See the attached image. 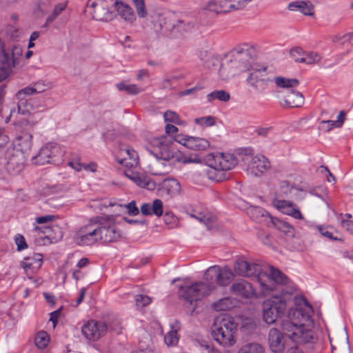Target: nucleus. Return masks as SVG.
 <instances>
[{"mask_svg":"<svg viewBox=\"0 0 353 353\" xmlns=\"http://www.w3.org/2000/svg\"><path fill=\"white\" fill-rule=\"evenodd\" d=\"M270 350L275 353H281L284 349V341L282 333L276 328L270 329L268 334Z\"/></svg>","mask_w":353,"mask_h":353,"instance_id":"nucleus-24","label":"nucleus"},{"mask_svg":"<svg viewBox=\"0 0 353 353\" xmlns=\"http://www.w3.org/2000/svg\"><path fill=\"white\" fill-rule=\"evenodd\" d=\"M315 228L321 233L323 236H325L332 241H343V236L337 232L334 231L331 226L316 225Z\"/></svg>","mask_w":353,"mask_h":353,"instance_id":"nucleus-33","label":"nucleus"},{"mask_svg":"<svg viewBox=\"0 0 353 353\" xmlns=\"http://www.w3.org/2000/svg\"><path fill=\"white\" fill-rule=\"evenodd\" d=\"M351 34H336L330 37L332 41L339 46H344L346 43H349L351 40Z\"/></svg>","mask_w":353,"mask_h":353,"instance_id":"nucleus-54","label":"nucleus"},{"mask_svg":"<svg viewBox=\"0 0 353 353\" xmlns=\"http://www.w3.org/2000/svg\"><path fill=\"white\" fill-rule=\"evenodd\" d=\"M236 330V325L232 317L223 315L216 317L214 319L213 326L212 327V333H217V332L228 334L227 336L230 334L234 335Z\"/></svg>","mask_w":353,"mask_h":353,"instance_id":"nucleus-19","label":"nucleus"},{"mask_svg":"<svg viewBox=\"0 0 353 353\" xmlns=\"http://www.w3.org/2000/svg\"><path fill=\"white\" fill-rule=\"evenodd\" d=\"M175 160L183 163H201V159L197 156H181L176 155Z\"/></svg>","mask_w":353,"mask_h":353,"instance_id":"nucleus-58","label":"nucleus"},{"mask_svg":"<svg viewBox=\"0 0 353 353\" xmlns=\"http://www.w3.org/2000/svg\"><path fill=\"white\" fill-rule=\"evenodd\" d=\"M114 6L117 11L119 15L127 23H133L136 20V15L132 8L123 2L115 0Z\"/></svg>","mask_w":353,"mask_h":353,"instance_id":"nucleus-25","label":"nucleus"},{"mask_svg":"<svg viewBox=\"0 0 353 353\" xmlns=\"http://www.w3.org/2000/svg\"><path fill=\"white\" fill-rule=\"evenodd\" d=\"M272 223L278 230H281V232L285 234L290 233L292 230V228L285 221L279 219H275L272 220Z\"/></svg>","mask_w":353,"mask_h":353,"instance_id":"nucleus-56","label":"nucleus"},{"mask_svg":"<svg viewBox=\"0 0 353 353\" xmlns=\"http://www.w3.org/2000/svg\"><path fill=\"white\" fill-rule=\"evenodd\" d=\"M172 23L170 20L167 17L159 15L157 19L154 21V29L157 33H162L163 34H168V33L173 32V30H167L165 27H171Z\"/></svg>","mask_w":353,"mask_h":353,"instance_id":"nucleus-34","label":"nucleus"},{"mask_svg":"<svg viewBox=\"0 0 353 353\" xmlns=\"http://www.w3.org/2000/svg\"><path fill=\"white\" fill-rule=\"evenodd\" d=\"M276 88H282L287 92L298 87L299 81L296 79H290L283 77H276L274 79Z\"/></svg>","mask_w":353,"mask_h":353,"instance_id":"nucleus-31","label":"nucleus"},{"mask_svg":"<svg viewBox=\"0 0 353 353\" xmlns=\"http://www.w3.org/2000/svg\"><path fill=\"white\" fill-rule=\"evenodd\" d=\"M194 22L187 20H178L172 23L171 27H165L168 30H173V32H188L194 28Z\"/></svg>","mask_w":353,"mask_h":353,"instance_id":"nucleus-36","label":"nucleus"},{"mask_svg":"<svg viewBox=\"0 0 353 353\" xmlns=\"http://www.w3.org/2000/svg\"><path fill=\"white\" fill-rule=\"evenodd\" d=\"M67 3V1L57 3L54 6L52 13L47 17L46 23L49 24L54 21V19L65 9Z\"/></svg>","mask_w":353,"mask_h":353,"instance_id":"nucleus-44","label":"nucleus"},{"mask_svg":"<svg viewBox=\"0 0 353 353\" xmlns=\"http://www.w3.org/2000/svg\"><path fill=\"white\" fill-rule=\"evenodd\" d=\"M64 150L57 143H50L42 147L38 154L32 158V161L36 165H45L55 162L57 159L63 157Z\"/></svg>","mask_w":353,"mask_h":353,"instance_id":"nucleus-14","label":"nucleus"},{"mask_svg":"<svg viewBox=\"0 0 353 353\" xmlns=\"http://www.w3.org/2000/svg\"><path fill=\"white\" fill-rule=\"evenodd\" d=\"M120 332V322L115 320L113 325H107L103 321H97L95 320L88 321L81 327V332L83 336L90 341H97L103 336L107 332L108 329Z\"/></svg>","mask_w":353,"mask_h":353,"instance_id":"nucleus-9","label":"nucleus"},{"mask_svg":"<svg viewBox=\"0 0 353 353\" xmlns=\"http://www.w3.org/2000/svg\"><path fill=\"white\" fill-rule=\"evenodd\" d=\"M251 0H210L205 9L216 13H227L243 9Z\"/></svg>","mask_w":353,"mask_h":353,"instance_id":"nucleus-15","label":"nucleus"},{"mask_svg":"<svg viewBox=\"0 0 353 353\" xmlns=\"http://www.w3.org/2000/svg\"><path fill=\"white\" fill-rule=\"evenodd\" d=\"M34 90H35V94H39L44 92L48 85L45 84L43 81H38L32 85Z\"/></svg>","mask_w":353,"mask_h":353,"instance_id":"nucleus-62","label":"nucleus"},{"mask_svg":"<svg viewBox=\"0 0 353 353\" xmlns=\"http://www.w3.org/2000/svg\"><path fill=\"white\" fill-rule=\"evenodd\" d=\"M247 214L254 221L263 222L268 219H271L268 213L263 208L257 206H252L247 210Z\"/></svg>","mask_w":353,"mask_h":353,"instance_id":"nucleus-32","label":"nucleus"},{"mask_svg":"<svg viewBox=\"0 0 353 353\" xmlns=\"http://www.w3.org/2000/svg\"><path fill=\"white\" fill-rule=\"evenodd\" d=\"M288 8L292 11H298L308 16H312L314 13V6L309 1L291 2L288 5Z\"/></svg>","mask_w":353,"mask_h":353,"instance_id":"nucleus-30","label":"nucleus"},{"mask_svg":"<svg viewBox=\"0 0 353 353\" xmlns=\"http://www.w3.org/2000/svg\"><path fill=\"white\" fill-rule=\"evenodd\" d=\"M177 329L176 326L172 325L171 330L165 336L164 341L168 345H175L177 344L179 341Z\"/></svg>","mask_w":353,"mask_h":353,"instance_id":"nucleus-45","label":"nucleus"},{"mask_svg":"<svg viewBox=\"0 0 353 353\" xmlns=\"http://www.w3.org/2000/svg\"><path fill=\"white\" fill-rule=\"evenodd\" d=\"M238 353H264V349L257 343H251L243 345Z\"/></svg>","mask_w":353,"mask_h":353,"instance_id":"nucleus-43","label":"nucleus"},{"mask_svg":"<svg viewBox=\"0 0 353 353\" xmlns=\"http://www.w3.org/2000/svg\"><path fill=\"white\" fill-rule=\"evenodd\" d=\"M133 3L139 17H145L148 14V12L145 8L144 0H133Z\"/></svg>","mask_w":353,"mask_h":353,"instance_id":"nucleus-53","label":"nucleus"},{"mask_svg":"<svg viewBox=\"0 0 353 353\" xmlns=\"http://www.w3.org/2000/svg\"><path fill=\"white\" fill-rule=\"evenodd\" d=\"M124 154L128 156V159L126 157L119 158L118 157L116 158L117 161L119 164L130 168L136 167L138 165V155L135 150L130 148L121 149L120 155Z\"/></svg>","mask_w":353,"mask_h":353,"instance_id":"nucleus-29","label":"nucleus"},{"mask_svg":"<svg viewBox=\"0 0 353 353\" xmlns=\"http://www.w3.org/2000/svg\"><path fill=\"white\" fill-rule=\"evenodd\" d=\"M205 161L208 165L205 174L209 179L214 181L225 179L226 172L233 169L238 163L236 157L230 153L208 154Z\"/></svg>","mask_w":353,"mask_h":353,"instance_id":"nucleus-4","label":"nucleus"},{"mask_svg":"<svg viewBox=\"0 0 353 353\" xmlns=\"http://www.w3.org/2000/svg\"><path fill=\"white\" fill-rule=\"evenodd\" d=\"M321 59V57L317 52H305L302 63L311 65L319 63Z\"/></svg>","mask_w":353,"mask_h":353,"instance_id":"nucleus-48","label":"nucleus"},{"mask_svg":"<svg viewBox=\"0 0 353 353\" xmlns=\"http://www.w3.org/2000/svg\"><path fill=\"white\" fill-rule=\"evenodd\" d=\"M116 86L119 91H125L129 94H137L142 92V89L137 87L135 84H127L124 82H121L117 83Z\"/></svg>","mask_w":353,"mask_h":353,"instance_id":"nucleus-41","label":"nucleus"},{"mask_svg":"<svg viewBox=\"0 0 353 353\" xmlns=\"http://www.w3.org/2000/svg\"><path fill=\"white\" fill-rule=\"evenodd\" d=\"M320 128L321 129L325 130L327 132H329L334 128H337L336 124H335V121L328 120V121H322L320 123Z\"/></svg>","mask_w":353,"mask_h":353,"instance_id":"nucleus-60","label":"nucleus"},{"mask_svg":"<svg viewBox=\"0 0 353 353\" xmlns=\"http://www.w3.org/2000/svg\"><path fill=\"white\" fill-rule=\"evenodd\" d=\"M246 268H248V261L242 259H237L234 265V272L242 276H244L246 273L245 272Z\"/></svg>","mask_w":353,"mask_h":353,"instance_id":"nucleus-52","label":"nucleus"},{"mask_svg":"<svg viewBox=\"0 0 353 353\" xmlns=\"http://www.w3.org/2000/svg\"><path fill=\"white\" fill-rule=\"evenodd\" d=\"M190 216L199 222L203 223L208 230L214 228L216 223V217L212 213L208 211L193 210Z\"/></svg>","mask_w":353,"mask_h":353,"instance_id":"nucleus-27","label":"nucleus"},{"mask_svg":"<svg viewBox=\"0 0 353 353\" xmlns=\"http://www.w3.org/2000/svg\"><path fill=\"white\" fill-rule=\"evenodd\" d=\"M280 294H273L263 303V317L268 324L274 323L278 318L281 317L288 307L293 303L291 292L280 290Z\"/></svg>","mask_w":353,"mask_h":353,"instance_id":"nucleus-5","label":"nucleus"},{"mask_svg":"<svg viewBox=\"0 0 353 353\" xmlns=\"http://www.w3.org/2000/svg\"><path fill=\"white\" fill-rule=\"evenodd\" d=\"M230 292L242 298H251L255 295V290L252 285L245 280L234 282L230 287Z\"/></svg>","mask_w":353,"mask_h":353,"instance_id":"nucleus-21","label":"nucleus"},{"mask_svg":"<svg viewBox=\"0 0 353 353\" xmlns=\"http://www.w3.org/2000/svg\"><path fill=\"white\" fill-rule=\"evenodd\" d=\"M230 94L225 90H214L207 95L208 102H212L215 99L220 101L226 102L230 100Z\"/></svg>","mask_w":353,"mask_h":353,"instance_id":"nucleus-40","label":"nucleus"},{"mask_svg":"<svg viewBox=\"0 0 353 353\" xmlns=\"http://www.w3.org/2000/svg\"><path fill=\"white\" fill-rule=\"evenodd\" d=\"M22 139H19L18 146L15 145L14 148H9L7 151L6 169L11 174H17L21 172L24 167V155L23 148H21ZM26 148L28 150L30 148V141L27 140L25 141Z\"/></svg>","mask_w":353,"mask_h":353,"instance_id":"nucleus-11","label":"nucleus"},{"mask_svg":"<svg viewBox=\"0 0 353 353\" xmlns=\"http://www.w3.org/2000/svg\"><path fill=\"white\" fill-rule=\"evenodd\" d=\"M15 243L17 245V250L19 251L25 249L28 246L24 237L20 234H18L17 236H16Z\"/></svg>","mask_w":353,"mask_h":353,"instance_id":"nucleus-61","label":"nucleus"},{"mask_svg":"<svg viewBox=\"0 0 353 353\" xmlns=\"http://www.w3.org/2000/svg\"><path fill=\"white\" fill-rule=\"evenodd\" d=\"M312 312V307L307 304L291 308L288 319L283 321L281 324L286 336L297 345L303 347L307 352L315 349L319 339L313 330Z\"/></svg>","mask_w":353,"mask_h":353,"instance_id":"nucleus-1","label":"nucleus"},{"mask_svg":"<svg viewBox=\"0 0 353 353\" xmlns=\"http://www.w3.org/2000/svg\"><path fill=\"white\" fill-rule=\"evenodd\" d=\"M125 175L129 179L132 181L135 184H137L139 178L141 177V174L135 172H132L130 170H125Z\"/></svg>","mask_w":353,"mask_h":353,"instance_id":"nucleus-63","label":"nucleus"},{"mask_svg":"<svg viewBox=\"0 0 353 353\" xmlns=\"http://www.w3.org/2000/svg\"><path fill=\"white\" fill-rule=\"evenodd\" d=\"M252 49L247 46L234 48L229 54V59L219 69V76L225 80L250 69L254 63L252 57Z\"/></svg>","mask_w":353,"mask_h":353,"instance_id":"nucleus-3","label":"nucleus"},{"mask_svg":"<svg viewBox=\"0 0 353 353\" xmlns=\"http://www.w3.org/2000/svg\"><path fill=\"white\" fill-rule=\"evenodd\" d=\"M280 103L283 107L299 108L303 105L304 97L301 92L295 91L294 89H293L292 90L286 92Z\"/></svg>","mask_w":353,"mask_h":353,"instance_id":"nucleus-23","label":"nucleus"},{"mask_svg":"<svg viewBox=\"0 0 353 353\" xmlns=\"http://www.w3.org/2000/svg\"><path fill=\"white\" fill-rule=\"evenodd\" d=\"M214 289L213 283L196 282L190 285H181L179 288V295L187 302L192 304L209 295Z\"/></svg>","mask_w":353,"mask_h":353,"instance_id":"nucleus-8","label":"nucleus"},{"mask_svg":"<svg viewBox=\"0 0 353 353\" xmlns=\"http://www.w3.org/2000/svg\"><path fill=\"white\" fill-rule=\"evenodd\" d=\"M304 53L305 51L299 47L294 48L290 52L291 58L297 63L303 62Z\"/></svg>","mask_w":353,"mask_h":353,"instance_id":"nucleus-55","label":"nucleus"},{"mask_svg":"<svg viewBox=\"0 0 353 353\" xmlns=\"http://www.w3.org/2000/svg\"><path fill=\"white\" fill-rule=\"evenodd\" d=\"M280 189L281 192L285 195L291 194L294 190H297L298 188L290 184L287 181H283L280 183Z\"/></svg>","mask_w":353,"mask_h":353,"instance_id":"nucleus-59","label":"nucleus"},{"mask_svg":"<svg viewBox=\"0 0 353 353\" xmlns=\"http://www.w3.org/2000/svg\"><path fill=\"white\" fill-rule=\"evenodd\" d=\"M23 50L20 46H13L10 48H5L3 43L0 40V82L5 80L10 74L12 68H14L22 56Z\"/></svg>","mask_w":353,"mask_h":353,"instance_id":"nucleus-7","label":"nucleus"},{"mask_svg":"<svg viewBox=\"0 0 353 353\" xmlns=\"http://www.w3.org/2000/svg\"><path fill=\"white\" fill-rule=\"evenodd\" d=\"M136 185L141 188H146L149 190H152L156 188L154 181L148 176L142 174Z\"/></svg>","mask_w":353,"mask_h":353,"instance_id":"nucleus-47","label":"nucleus"},{"mask_svg":"<svg viewBox=\"0 0 353 353\" xmlns=\"http://www.w3.org/2000/svg\"><path fill=\"white\" fill-rule=\"evenodd\" d=\"M250 73L246 79L248 84L257 91L264 90L272 80L267 77V66L254 62L252 64Z\"/></svg>","mask_w":353,"mask_h":353,"instance_id":"nucleus-12","label":"nucleus"},{"mask_svg":"<svg viewBox=\"0 0 353 353\" xmlns=\"http://www.w3.org/2000/svg\"><path fill=\"white\" fill-rule=\"evenodd\" d=\"M148 172L155 176H163L169 172L170 166L157 157L151 159L147 166Z\"/></svg>","mask_w":353,"mask_h":353,"instance_id":"nucleus-28","label":"nucleus"},{"mask_svg":"<svg viewBox=\"0 0 353 353\" xmlns=\"http://www.w3.org/2000/svg\"><path fill=\"white\" fill-rule=\"evenodd\" d=\"M126 208L128 210V213L131 215H137L139 212V209L137 208L134 201L130 202L126 205Z\"/></svg>","mask_w":353,"mask_h":353,"instance_id":"nucleus-64","label":"nucleus"},{"mask_svg":"<svg viewBox=\"0 0 353 353\" xmlns=\"http://www.w3.org/2000/svg\"><path fill=\"white\" fill-rule=\"evenodd\" d=\"M154 147L156 149V157L163 160L169 161L175 159L172 148V141L168 137H162L154 141Z\"/></svg>","mask_w":353,"mask_h":353,"instance_id":"nucleus-18","label":"nucleus"},{"mask_svg":"<svg viewBox=\"0 0 353 353\" xmlns=\"http://www.w3.org/2000/svg\"><path fill=\"white\" fill-rule=\"evenodd\" d=\"M188 148L194 150H205L210 147L209 141L203 138L185 136L178 141Z\"/></svg>","mask_w":353,"mask_h":353,"instance_id":"nucleus-22","label":"nucleus"},{"mask_svg":"<svg viewBox=\"0 0 353 353\" xmlns=\"http://www.w3.org/2000/svg\"><path fill=\"white\" fill-rule=\"evenodd\" d=\"M199 58L203 62V64L207 68H211V64L210 63V60L214 61V62H218L219 61V55L214 54L211 52L207 50H201L199 52Z\"/></svg>","mask_w":353,"mask_h":353,"instance_id":"nucleus-42","label":"nucleus"},{"mask_svg":"<svg viewBox=\"0 0 353 353\" xmlns=\"http://www.w3.org/2000/svg\"><path fill=\"white\" fill-rule=\"evenodd\" d=\"M214 339L223 347H230L235 343L234 335L230 334V336H227L228 334L217 332V333H212Z\"/></svg>","mask_w":353,"mask_h":353,"instance_id":"nucleus-39","label":"nucleus"},{"mask_svg":"<svg viewBox=\"0 0 353 353\" xmlns=\"http://www.w3.org/2000/svg\"><path fill=\"white\" fill-rule=\"evenodd\" d=\"M283 213L292 216V217L298 219H303V215L298 208L291 202L282 212Z\"/></svg>","mask_w":353,"mask_h":353,"instance_id":"nucleus-49","label":"nucleus"},{"mask_svg":"<svg viewBox=\"0 0 353 353\" xmlns=\"http://www.w3.org/2000/svg\"><path fill=\"white\" fill-rule=\"evenodd\" d=\"M164 120L165 122L173 123L176 125H181L183 121L179 118V115L173 111H166L163 114Z\"/></svg>","mask_w":353,"mask_h":353,"instance_id":"nucleus-51","label":"nucleus"},{"mask_svg":"<svg viewBox=\"0 0 353 353\" xmlns=\"http://www.w3.org/2000/svg\"><path fill=\"white\" fill-rule=\"evenodd\" d=\"M49 341V336L44 331L38 332L34 339L35 345L40 349L45 348L48 345Z\"/></svg>","mask_w":353,"mask_h":353,"instance_id":"nucleus-46","label":"nucleus"},{"mask_svg":"<svg viewBox=\"0 0 353 353\" xmlns=\"http://www.w3.org/2000/svg\"><path fill=\"white\" fill-rule=\"evenodd\" d=\"M194 121L201 127H210L214 125L216 123L215 118L212 116L196 118Z\"/></svg>","mask_w":353,"mask_h":353,"instance_id":"nucleus-50","label":"nucleus"},{"mask_svg":"<svg viewBox=\"0 0 353 353\" xmlns=\"http://www.w3.org/2000/svg\"><path fill=\"white\" fill-rule=\"evenodd\" d=\"M244 276L254 277L259 282L261 293L263 296H268L271 292L277 289V285H288L289 279L280 270L273 267L263 269L259 263L248 261V268Z\"/></svg>","mask_w":353,"mask_h":353,"instance_id":"nucleus-2","label":"nucleus"},{"mask_svg":"<svg viewBox=\"0 0 353 353\" xmlns=\"http://www.w3.org/2000/svg\"><path fill=\"white\" fill-rule=\"evenodd\" d=\"M34 94H35V90H34L32 85L30 86H27L17 92L16 96L17 99L20 101V103L18 105V108L19 111L21 112L22 114H25L26 112H30L32 110V107H30V108H26V110H21V106L24 104V102L23 101V97Z\"/></svg>","mask_w":353,"mask_h":353,"instance_id":"nucleus-38","label":"nucleus"},{"mask_svg":"<svg viewBox=\"0 0 353 353\" xmlns=\"http://www.w3.org/2000/svg\"><path fill=\"white\" fill-rule=\"evenodd\" d=\"M236 302V300L231 297H225L221 299L212 304V307L217 311H226L233 308Z\"/></svg>","mask_w":353,"mask_h":353,"instance_id":"nucleus-35","label":"nucleus"},{"mask_svg":"<svg viewBox=\"0 0 353 353\" xmlns=\"http://www.w3.org/2000/svg\"><path fill=\"white\" fill-rule=\"evenodd\" d=\"M162 189L171 196L176 195L179 193L181 185L179 182L174 179H168L163 181Z\"/></svg>","mask_w":353,"mask_h":353,"instance_id":"nucleus-37","label":"nucleus"},{"mask_svg":"<svg viewBox=\"0 0 353 353\" xmlns=\"http://www.w3.org/2000/svg\"><path fill=\"white\" fill-rule=\"evenodd\" d=\"M43 263V256L39 253H34L24 258L21 262V266L24 270L27 275L33 274L37 271Z\"/></svg>","mask_w":353,"mask_h":353,"instance_id":"nucleus-20","label":"nucleus"},{"mask_svg":"<svg viewBox=\"0 0 353 353\" xmlns=\"http://www.w3.org/2000/svg\"><path fill=\"white\" fill-rule=\"evenodd\" d=\"M141 212L145 216L155 215L158 217L163 214V202L161 199H156L152 203H143L140 208Z\"/></svg>","mask_w":353,"mask_h":353,"instance_id":"nucleus-26","label":"nucleus"},{"mask_svg":"<svg viewBox=\"0 0 353 353\" xmlns=\"http://www.w3.org/2000/svg\"><path fill=\"white\" fill-rule=\"evenodd\" d=\"M98 223L90 222L75 234L74 241L79 245H91L99 241Z\"/></svg>","mask_w":353,"mask_h":353,"instance_id":"nucleus-16","label":"nucleus"},{"mask_svg":"<svg viewBox=\"0 0 353 353\" xmlns=\"http://www.w3.org/2000/svg\"><path fill=\"white\" fill-rule=\"evenodd\" d=\"M99 241L104 243L117 241L120 237V232L115 225L113 215L100 217L98 219Z\"/></svg>","mask_w":353,"mask_h":353,"instance_id":"nucleus-13","label":"nucleus"},{"mask_svg":"<svg viewBox=\"0 0 353 353\" xmlns=\"http://www.w3.org/2000/svg\"><path fill=\"white\" fill-rule=\"evenodd\" d=\"M114 0H88L86 6V12L92 16L93 19L101 21H110L113 20L115 14L110 10L114 6Z\"/></svg>","mask_w":353,"mask_h":353,"instance_id":"nucleus-10","label":"nucleus"},{"mask_svg":"<svg viewBox=\"0 0 353 353\" xmlns=\"http://www.w3.org/2000/svg\"><path fill=\"white\" fill-rule=\"evenodd\" d=\"M238 156L248 175L260 176L270 168L268 159L261 154H254L252 148H247L239 150Z\"/></svg>","mask_w":353,"mask_h":353,"instance_id":"nucleus-6","label":"nucleus"},{"mask_svg":"<svg viewBox=\"0 0 353 353\" xmlns=\"http://www.w3.org/2000/svg\"><path fill=\"white\" fill-rule=\"evenodd\" d=\"M151 301V298L147 295L139 294L135 297L136 305L139 308L148 305Z\"/></svg>","mask_w":353,"mask_h":353,"instance_id":"nucleus-57","label":"nucleus"},{"mask_svg":"<svg viewBox=\"0 0 353 353\" xmlns=\"http://www.w3.org/2000/svg\"><path fill=\"white\" fill-rule=\"evenodd\" d=\"M233 276L232 272L228 267L220 268L214 265L205 271L204 280L210 283H212V281L215 280L219 285L226 286L231 282Z\"/></svg>","mask_w":353,"mask_h":353,"instance_id":"nucleus-17","label":"nucleus"}]
</instances>
